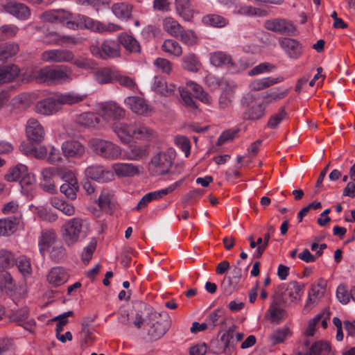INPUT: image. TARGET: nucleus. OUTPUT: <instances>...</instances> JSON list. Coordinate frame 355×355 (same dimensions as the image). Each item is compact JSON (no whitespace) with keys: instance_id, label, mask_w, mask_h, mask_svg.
Returning a JSON list of instances; mask_svg holds the SVG:
<instances>
[{"instance_id":"obj_35","label":"nucleus","mask_w":355,"mask_h":355,"mask_svg":"<svg viewBox=\"0 0 355 355\" xmlns=\"http://www.w3.org/2000/svg\"><path fill=\"white\" fill-rule=\"evenodd\" d=\"M16 288L15 284L10 274L6 271L0 272V289L1 291L11 295Z\"/></svg>"},{"instance_id":"obj_56","label":"nucleus","mask_w":355,"mask_h":355,"mask_svg":"<svg viewBox=\"0 0 355 355\" xmlns=\"http://www.w3.org/2000/svg\"><path fill=\"white\" fill-rule=\"evenodd\" d=\"M275 69V67L269 63V62H263L259 64V65L254 67L252 69H251L248 74L249 76H255L261 73H263L265 72H270Z\"/></svg>"},{"instance_id":"obj_10","label":"nucleus","mask_w":355,"mask_h":355,"mask_svg":"<svg viewBox=\"0 0 355 355\" xmlns=\"http://www.w3.org/2000/svg\"><path fill=\"white\" fill-rule=\"evenodd\" d=\"M279 44L285 53L291 59H298L302 54V46L295 39L281 37L279 39Z\"/></svg>"},{"instance_id":"obj_16","label":"nucleus","mask_w":355,"mask_h":355,"mask_svg":"<svg viewBox=\"0 0 355 355\" xmlns=\"http://www.w3.org/2000/svg\"><path fill=\"white\" fill-rule=\"evenodd\" d=\"M304 347L306 351L302 349L297 355H327L330 351L329 343L322 340L315 342L310 347L309 343L306 342Z\"/></svg>"},{"instance_id":"obj_5","label":"nucleus","mask_w":355,"mask_h":355,"mask_svg":"<svg viewBox=\"0 0 355 355\" xmlns=\"http://www.w3.org/2000/svg\"><path fill=\"white\" fill-rule=\"evenodd\" d=\"M243 103L246 106L245 115L247 119L258 120L264 115L266 107L252 95L248 94L244 97Z\"/></svg>"},{"instance_id":"obj_15","label":"nucleus","mask_w":355,"mask_h":355,"mask_svg":"<svg viewBox=\"0 0 355 355\" xmlns=\"http://www.w3.org/2000/svg\"><path fill=\"white\" fill-rule=\"evenodd\" d=\"M42 175V187L48 192L54 193L55 191V178L60 175V169L56 167L44 168Z\"/></svg>"},{"instance_id":"obj_34","label":"nucleus","mask_w":355,"mask_h":355,"mask_svg":"<svg viewBox=\"0 0 355 355\" xmlns=\"http://www.w3.org/2000/svg\"><path fill=\"white\" fill-rule=\"evenodd\" d=\"M87 175L92 180L107 182L110 180V171H105L103 166H96L88 167L86 170Z\"/></svg>"},{"instance_id":"obj_58","label":"nucleus","mask_w":355,"mask_h":355,"mask_svg":"<svg viewBox=\"0 0 355 355\" xmlns=\"http://www.w3.org/2000/svg\"><path fill=\"white\" fill-rule=\"evenodd\" d=\"M95 78L98 83L105 84L111 82V69L103 68L95 73Z\"/></svg>"},{"instance_id":"obj_50","label":"nucleus","mask_w":355,"mask_h":355,"mask_svg":"<svg viewBox=\"0 0 355 355\" xmlns=\"http://www.w3.org/2000/svg\"><path fill=\"white\" fill-rule=\"evenodd\" d=\"M179 37L180 40L187 46H193L198 42L196 34L190 29L184 30L182 28Z\"/></svg>"},{"instance_id":"obj_44","label":"nucleus","mask_w":355,"mask_h":355,"mask_svg":"<svg viewBox=\"0 0 355 355\" xmlns=\"http://www.w3.org/2000/svg\"><path fill=\"white\" fill-rule=\"evenodd\" d=\"M291 335V331L288 327L284 326L281 329H276L270 336V340L273 344L280 343Z\"/></svg>"},{"instance_id":"obj_22","label":"nucleus","mask_w":355,"mask_h":355,"mask_svg":"<svg viewBox=\"0 0 355 355\" xmlns=\"http://www.w3.org/2000/svg\"><path fill=\"white\" fill-rule=\"evenodd\" d=\"M19 71V68L15 64L0 65V85L12 81Z\"/></svg>"},{"instance_id":"obj_30","label":"nucleus","mask_w":355,"mask_h":355,"mask_svg":"<svg viewBox=\"0 0 355 355\" xmlns=\"http://www.w3.org/2000/svg\"><path fill=\"white\" fill-rule=\"evenodd\" d=\"M267 317L272 322L279 323L287 317V312L276 301H273L267 311Z\"/></svg>"},{"instance_id":"obj_6","label":"nucleus","mask_w":355,"mask_h":355,"mask_svg":"<svg viewBox=\"0 0 355 355\" xmlns=\"http://www.w3.org/2000/svg\"><path fill=\"white\" fill-rule=\"evenodd\" d=\"M26 133L30 143L40 144L45 137L44 128L42 124L35 119H30L26 125Z\"/></svg>"},{"instance_id":"obj_9","label":"nucleus","mask_w":355,"mask_h":355,"mask_svg":"<svg viewBox=\"0 0 355 355\" xmlns=\"http://www.w3.org/2000/svg\"><path fill=\"white\" fill-rule=\"evenodd\" d=\"M125 103L134 113L144 116L152 112V107L144 98L139 96H128L125 99Z\"/></svg>"},{"instance_id":"obj_61","label":"nucleus","mask_w":355,"mask_h":355,"mask_svg":"<svg viewBox=\"0 0 355 355\" xmlns=\"http://www.w3.org/2000/svg\"><path fill=\"white\" fill-rule=\"evenodd\" d=\"M154 65L163 73H166L167 74H169L172 70L171 62L166 58H157L154 61Z\"/></svg>"},{"instance_id":"obj_17","label":"nucleus","mask_w":355,"mask_h":355,"mask_svg":"<svg viewBox=\"0 0 355 355\" xmlns=\"http://www.w3.org/2000/svg\"><path fill=\"white\" fill-rule=\"evenodd\" d=\"M4 11L19 19H26L31 15L29 8L24 3L10 1L3 6Z\"/></svg>"},{"instance_id":"obj_33","label":"nucleus","mask_w":355,"mask_h":355,"mask_svg":"<svg viewBox=\"0 0 355 355\" xmlns=\"http://www.w3.org/2000/svg\"><path fill=\"white\" fill-rule=\"evenodd\" d=\"M85 96L77 95L73 93L62 94L55 98L59 110L64 105H71L82 102Z\"/></svg>"},{"instance_id":"obj_38","label":"nucleus","mask_w":355,"mask_h":355,"mask_svg":"<svg viewBox=\"0 0 355 355\" xmlns=\"http://www.w3.org/2000/svg\"><path fill=\"white\" fill-rule=\"evenodd\" d=\"M28 168L24 164H18L11 168L5 175V179L8 182H16L27 175Z\"/></svg>"},{"instance_id":"obj_11","label":"nucleus","mask_w":355,"mask_h":355,"mask_svg":"<svg viewBox=\"0 0 355 355\" xmlns=\"http://www.w3.org/2000/svg\"><path fill=\"white\" fill-rule=\"evenodd\" d=\"M73 58V53L67 49L46 51L42 55V59L45 62H71Z\"/></svg>"},{"instance_id":"obj_49","label":"nucleus","mask_w":355,"mask_h":355,"mask_svg":"<svg viewBox=\"0 0 355 355\" xmlns=\"http://www.w3.org/2000/svg\"><path fill=\"white\" fill-rule=\"evenodd\" d=\"M224 321L223 311L220 309H216L213 312L210 313L206 318V322L209 326H211L212 328L223 324Z\"/></svg>"},{"instance_id":"obj_18","label":"nucleus","mask_w":355,"mask_h":355,"mask_svg":"<svg viewBox=\"0 0 355 355\" xmlns=\"http://www.w3.org/2000/svg\"><path fill=\"white\" fill-rule=\"evenodd\" d=\"M304 285L295 281L290 282L287 284L284 291V297L291 302L297 303L300 301L304 293Z\"/></svg>"},{"instance_id":"obj_59","label":"nucleus","mask_w":355,"mask_h":355,"mask_svg":"<svg viewBox=\"0 0 355 355\" xmlns=\"http://www.w3.org/2000/svg\"><path fill=\"white\" fill-rule=\"evenodd\" d=\"M21 147L22 148V150L24 151L26 154L30 153L34 155L37 158H44L47 155V149L44 146H40L39 148L34 147L26 148L25 144H21Z\"/></svg>"},{"instance_id":"obj_57","label":"nucleus","mask_w":355,"mask_h":355,"mask_svg":"<svg viewBox=\"0 0 355 355\" xmlns=\"http://www.w3.org/2000/svg\"><path fill=\"white\" fill-rule=\"evenodd\" d=\"M236 13L241 15L253 17L261 16L262 11L250 6H242L236 11Z\"/></svg>"},{"instance_id":"obj_64","label":"nucleus","mask_w":355,"mask_h":355,"mask_svg":"<svg viewBox=\"0 0 355 355\" xmlns=\"http://www.w3.org/2000/svg\"><path fill=\"white\" fill-rule=\"evenodd\" d=\"M19 51V46L16 44H10L3 47L1 52V59H8L16 55Z\"/></svg>"},{"instance_id":"obj_3","label":"nucleus","mask_w":355,"mask_h":355,"mask_svg":"<svg viewBox=\"0 0 355 355\" xmlns=\"http://www.w3.org/2000/svg\"><path fill=\"white\" fill-rule=\"evenodd\" d=\"M210 63L216 67H224L232 73L245 70L251 64L244 58L234 62L231 56L223 51H215L209 53Z\"/></svg>"},{"instance_id":"obj_23","label":"nucleus","mask_w":355,"mask_h":355,"mask_svg":"<svg viewBox=\"0 0 355 355\" xmlns=\"http://www.w3.org/2000/svg\"><path fill=\"white\" fill-rule=\"evenodd\" d=\"M69 275L66 270L62 267L53 268L47 275V280L55 286H59L65 283Z\"/></svg>"},{"instance_id":"obj_60","label":"nucleus","mask_w":355,"mask_h":355,"mask_svg":"<svg viewBox=\"0 0 355 355\" xmlns=\"http://www.w3.org/2000/svg\"><path fill=\"white\" fill-rule=\"evenodd\" d=\"M322 315L318 314L313 319L309 321L308 325L304 330V334L306 336H312L315 334L317 329V326L320 323Z\"/></svg>"},{"instance_id":"obj_40","label":"nucleus","mask_w":355,"mask_h":355,"mask_svg":"<svg viewBox=\"0 0 355 355\" xmlns=\"http://www.w3.org/2000/svg\"><path fill=\"white\" fill-rule=\"evenodd\" d=\"M111 42L105 40L99 48L97 46H91L90 51L92 53L101 59L106 60L111 56Z\"/></svg>"},{"instance_id":"obj_45","label":"nucleus","mask_w":355,"mask_h":355,"mask_svg":"<svg viewBox=\"0 0 355 355\" xmlns=\"http://www.w3.org/2000/svg\"><path fill=\"white\" fill-rule=\"evenodd\" d=\"M41 18L49 23H63L65 21L63 13L59 10L46 11L41 15Z\"/></svg>"},{"instance_id":"obj_42","label":"nucleus","mask_w":355,"mask_h":355,"mask_svg":"<svg viewBox=\"0 0 355 355\" xmlns=\"http://www.w3.org/2000/svg\"><path fill=\"white\" fill-rule=\"evenodd\" d=\"M132 7L125 3H116L112 6V12L120 19H127L131 15Z\"/></svg>"},{"instance_id":"obj_37","label":"nucleus","mask_w":355,"mask_h":355,"mask_svg":"<svg viewBox=\"0 0 355 355\" xmlns=\"http://www.w3.org/2000/svg\"><path fill=\"white\" fill-rule=\"evenodd\" d=\"M94 150L101 156L108 157L111 153V144L109 141L94 139L90 141Z\"/></svg>"},{"instance_id":"obj_14","label":"nucleus","mask_w":355,"mask_h":355,"mask_svg":"<svg viewBox=\"0 0 355 355\" xmlns=\"http://www.w3.org/2000/svg\"><path fill=\"white\" fill-rule=\"evenodd\" d=\"M150 317L156 320L155 323L150 326L148 330V334L153 340H157L162 337L168 328V322L161 318V315L156 312L152 313Z\"/></svg>"},{"instance_id":"obj_46","label":"nucleus","mask_w":355,"mask_h":355,"mask_svg":"<svg viewBox=\"0 0 355 355\" xmlns=\"http://www.w3.org/2000/svg\"><path fill=\"white\" fill-rule=\"evenodd\" d=\"M163 196L159 190L150 192L144 195L139 201L136 209H141L147 206V205L153 200H158L162 198Z\"/></svg>"},{"instance_id":"obj_48","label":"nucleus","mask_w":355,"mask_h":355,"mask_svg":"<svg viewBox=\"0 0 355 355\" xmlns=\"http://www.w3.org/2000/svg\"><path fill=\"white\" fill-rule=\"evenodd\" d=\"M112 80L117 81L121 85L132 91L137 90V86L134 79L127 76L115 75L112 71Z\"/></svg>"},{"instance_id":"obj_43","label":"nucleus","mask_w":355,"mask_h":355,"mask_svg":"<svg viewBox=\"0 0 355 355\" xmlns=\"http://www.w3.org/2000/svg\"><path fill=\"white\" fill-rule=\"evenodd\" d=\"M51 205L53 207L58 209L67 216H72L74 214V207L71 204H69L62 200L54 198L51 200Z\"/></svg>"},{"instance_id":"obj_52","label":"nucleus","mask_w":355,"mask_h":355,"mask_svg":"<svg viewBox=\"0 0 355 355\" xmlns=\"http://www.w3.org/2000/svg\"><path fill=\"white\" fill-rule=\"evenodd\" d=\"M286 115V114L284 109L279 110L277 113H275L270 117L267 124L268 127L271 129L277 128L285 119Z\"/></svg>"},{"instance_id":"obj_47","label":"nucleus","mask_w":355,"mask_h":355,"mask_svg":"<svg viewBox=\"0 0 355 355\" xmlns=\"http://www.w3.org/2000/svg\"><path fill=\"white\" fill-rule=\"evenodd\" d=\"M15 259L12 253L7 250H0V270H4L14 266Z\"/></svg>"},{"instance_id":"obj_31","label":"nucleus","mask_w":355,"mask_h":355,"mask_svg":"<svg viewBox=\"0 0 355 355\" xmlns=\"http://www.w3.org/2000/svg\"><path fill=\"white\" fill-rule=\"evenodd\" d=\"M162 50L166 54L173 57H180L182 54V48L178 42L173 39H166L163 42Z\"/></svg>"},{"instance_id":"obj_19","label":"nucleus","mask_w":355,"mask_h":355,"mask_svg":"<svg viewBox=\"0 0 355 355\" xmlns=\"http://www.w3.org/2000/svg\"><path fill=\"white\" fill-rule=\"evenodd\" d=\"M36 112L44 115H50L59 111L55 97L44 98L37 103Z\"/></svg>"},{"instance_id":"obj_7","label":"nucleus","mask_w":355,"mask_h":355,"mask_svg":"<svg viewBox=\"0 0 355 355\" xmlns=\"http://www.w3.org/2000/svg\"><path fill=\"white\" fill-rule=\"evenodd\" d=\"M264 27L268 31L280 34H291L296 30L292 21L282 18L266 20L264 22Z\"/></svg>"},{"instance_id":"obj_24","label":"nucleus","mask_w":355,"mask_h":355,"mask_svg":"<svg viewBox=\"0 0 355 355\" xmlns=\"http://www.w3.org/2000/svg\"><path fill=\"white\" fill-rule=\"evenodd\" d=\"M163 30L169 35L178 38L182 29L180 24L172 17H166L162 20Z\"/></svg>"},{"instance_id":"obj_13","label":"nucleus","mask_w":355,"mask_h":355,"mask_svg":"<svg viewBox=\"0 0 355 355\" xmlns=\"http://www.w3.org/2000/svg\"><path fill=\"white\" fill-rule=\"evenodd\" d=\"M83 220L78 218L71 220L65 228V233L63 234L64 241L69 245L73 244L78 239V234L82 232Z\"/></svg>"},{"instance_id":"obj_53","label":"nucleus","mask_w":355,"mask_h":355,"mask_svg":"<svg viewBox=\"0 0 355 355\" xmlns=\"http://www.w3.org/2000/svg\"><path fill=\"white\" fill-rule=\"evenodd\" d=\"M336 297L343 304H347L350 301V291L344 284H340L336 289Z\"/></svg>"},{"instance_id":"obj_36","label":"nucleus","mask_w":355,"mask_h":355,"mask_svg":"<svg viewBox=\"0 0 355 355\" xmlns=\"http://www.w3.org/2000/svg\"><path fill=\"white\" fill-rule=\"evenodd\" d=\"M101 117L92 112H86L80 114L77 123L85 128H96L101 123Z\"/></svg>"},{"instance_id":"obj_29","label":"nucleus","mask_w":355,"mask_h":355,"mask_svg":"<svg viewBox=\"0 0 355 355\" xmlns=\"http://www.w3.org/2000/svg\"><path fill=\"white\" fill-rule=\"evenodd\" d=\"M112 169L119 177H132L139 173V168L132 164L116 163Z\"/></svg>"},{"instance_id":"obj_12","label":"nucleus","mask_w":355,"mask_h":355,"mask_svg":"<svg viewBox=\"0 0 355 355\" xmlns=\"http://www.w3.org/2000/svg\"><path fill=\"white\" fill-rule=\"evenodd\" d=\"M172 156L169 152H161L155 155L151 160V165L155 172L159 175L166 173L172 165Z\"/></svg>"},{"instance_id":"obj_54","label":"nucleus","mask_w":355,"mask_h":355,"mask_svg":"<svg viewBox=\"0 0 355 355\" xmlns=\"http://www.w3.org/2000/svg\"><path fill=\"white\" fill-rule=\"evenodd\" d=\"M96 241L94 239L89 243V244L84 248L82 253V261L85 265H87L92 258L93 253L96 250Z\"/></svg>"},{"instance_id":"obj_32","label":"nucleus","mask_w":355,"mask_h":355,"mask_svg":"<svg viewBox=\"0 0 355 355\" xmlns=\"http://www.w3.org/2000/svg\"><path fill=\"white\" fill-rule=\"evenodd\" d=\"M153 88L156 93L168 96L173 94L175 86L173 83H167L162 78H156Z\"/></svg>"},{"instance_id":"obj_41","label":"nucleus","mask_w":355,"mask_h":355,"mask_svg":"<svg viewBox=\"0 0 355 355\" xmlns=\"http://www.w3.org/2000/svg\"><path fill=\"white\" fill-rule=\"evenodd\" d=\"M202 21L205 25L222 28L228 24V20L218 15H207L202 17Z\"/></svg>"},{"instance_id":"obj_25","label":"nucleus","mask_w":355,"mask_h":355,"mask_svg":"<svg viewBox=\"0 0 355 355\" xmlns=\"http://www.w3.org/2000/svg\"><path fill=\"white\" fill-rule=\"evenodd\" d=\"M118 40L130 53H139L141 50L139 42L132 35L121 33L118 35Z\"/></svg>"},{"instance_id":"obj_63","label":"nucleus","mask_w":355,"mask_h":355,"mask_svg":"<svg viewBox=\"0 0 355 355\" xmlns=\"http://www.w3.org/2000/svg\"><path fill=\"white\" fill-rule=\"evenodd\" d=\"M55 240V234L52 230H46L42 233V236L40 240V245L44 247H49L53 243Z\"/></svg>"},{"instance_id":"obj_20","label":"nucleus","mask_w":355,"mask_h":355,"mask_svg":"<svg viewBox=\"0 0 355 355\" xmlns=\"http://www.w3.org/2000/svg\"><path fill=\"white\" fill-rule=\"evenodd\" d=\"M177 15L183 20L190 21L193 17L194 11L191 8L190 0H175Z\"/></svg>"},{"instance_id":"obj_62","label":"nucleus","mask_w":355,"mask_h":355,"mask_svg":"<svg viewBox=\"0 0 355 355\" xmlns=\"http://www.w3.org/2000/svg\"><path fill=\"white\" fill-rule=\"evenodd\" d=\"M175 143L184 153L186 157L189 155L191 146L187 137L184 136H177L175 138Z\"/></svg>"},{"instance_id":"obj_8","label":"nucleus","mask_w":355,"mask_h":355,"mask_svg":"<svg viewBox=\"0 0 355 355\" xmlns=\"http://www.w3.org/2000/svg\"><path fill=\"white\" fill-rule=\"evenodd\" d=\"M64 183L60 186V192L71 200L76 198V192L79 189V185L75 174L70 171L65 172L62 175Z\"/></svg>"},{"instance_id":"obj_4","label":"nucleus","mask_w":355,"mask_h":355,"mask_svg":"<svg viewBox=\"0 0 355 355\" xmlns=\"http://www.w3.org/2000/svg\"><path fill=\"white\" fill-rule=\"evenodd\" d=\"M235 346L234 332L231 328L223 332L219 340L211 342V348L216 354L230 355Z\"/></svg>"},{"instance_id":"obj_1","label":"nucleus","mask_w":355,"mask_h":355,"mask_svg":"<svg viewBox=\"0 0 355 355\" xmlns=\"http://www.w3.org/2000/svg\"><path fill=\"white\" fill-rule=\"evenodd\" d=\"M112 129L119 139L124 143L132 139L149 141L155 137V132L141 122L115 123Z\"/></svg>"},{"instance_id":"obj_27","label":"nucleus","mask_w":355,"mask_h":355,"mask_svg":"<svg viewBox=\"0 0 355 355\" xmlns=\"http://www.w3.org/2000/svg\"><path fill=\"white\" fill-rule=\"evenodd\" d=\"M182 67L188 71L197 73L202 64L198 57L193 53H189L182 58Z\"/></svg>"},{"instance_id":"obj_26","label":"nucleus","mask_w":355,"mask_h":355,"mask_svg":"<svg viewBox=\"0 0 355 355\" xmlns=\"http://www.w3.org/2000/svg\"><path fill=\"white\" fill-rule=\"evenodd\" d=\"M62 152L66 157H80L84 152L83 146L78 141H67L62 144Z\"/></svg>"},{"instance_id":"obj_21","label":"nucleus","mask_w":355,"mask_h":355,"mask_svg":"<svg viewBox=\"0 0 355 355\" xmlns=\"http://www.w3.org/2000/svg\"><path fill=\"white\" fill-rule=\"evenodd\" d=\"M284 80V78L279 76L277 78L266 77L254 80L249 85L250 89L252 91H260L268 88L273 85L280 83Z\"/></svg>"},{"instance_id":"obj_28","label":"nucleus","mask_w":355,"mask_h":355,"mask_svg":"<svg viewBox=\"0 0 355 355\" xmlns=\"http://www.w3.org/2000/svg\"><path fill=\"white\" fill-rule=\"evenodd\" d=\"M188 91L193 93V96L206 105H210L211 98L203 90L202 87L193 81H188L186 85Z\"/></svg>"},{"instance_id":"obj_2","label":"nucleus","mask_w":355,"mask_h":355,"mask_svg":"<svg viewBox=\"0 0 355 355\" xmlns=\"http://www.w3.org/2000/svg\"><path fill=\"white\" fill-rule=\"evenodd\" d=\"M33 78L40 83L59 85L73 79L72 69L66 65L46 67L33 73Z\"/></svg>"},{"instance_id":"obj_51","label":"nucleus","mask_w":355,"mask_h":355,"mask_svg":"<svg viewBox=\"0 0 355 355\" xmlns=\"http://www.w3.org/2000/svg\"><path fill=\"white\" fill-rule=\"evenodd\" d=\"M16 223L11 219H0V236L12 234L15 230Z\"/></svg>"},{"instance_id":"obj_55","label":"nucleus","mask_w":355,"mask_h":355,"mask_svg":"<svg viewBox=\"0 0 355 355\" xmlns=\"http://www.w3.org/2000/svg\"><path fill=\"white\" fill-rule=\"evenodd\" d=\"M97 203L102 211L109 212L111 205V195L108 192L102 193L97 200Z\"/></svg>"},{"instance_id":"obj_39","label":"nucleus","mask_w":355,"mask_h":355,"mask_svg":"<svg viewBox=\"0 0 355 355\" xmlns=\"http://www.w3.org/2000/svg\"><path fill=\"white\" fill-rule=\"evenodd\" d=\"M235 86L227 85L223 89L220 98L219 105L221 108L225 109L230 107L234 98Z\"/></svg>"}]
</instances>
